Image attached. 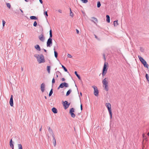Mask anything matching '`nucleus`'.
I'll list each match as a JSON object with an SVG mask.
<instances>
[{"label":"nucleus","mask_w":149,"mask_h":149,"mask_svg":"<svg viewBox=\"0 0 149 149\" xmlns=\"http://www.w3.org/2000/svg\"><path fill=\"white\" fill-rule=\"evenodd\" d=\"M2 22H3V27H4L5 26V24L6 22L5 21H4V20H3Z\"/></svg>","instance_id":"58836bf2"},{"label":"nucleus","mask_w":149,"mask_h":149,"mask_svg":"<svg viewBox=\"0 0 149 149\" xmlns=\"http://www.w3.org/2000/svg\"><path fill=\"white\" fill-rule=\"evenodd\" d=\"M72 92V90L71 89H69L67 92L66 95L67 96H68L70 93H71Z\"/></svg>","instance_id":"b1692460"},{"label":"nucleus","mask_w":149,"mask_h":149,"mask_svg":"<svg viewBox=\"0 0 149 149\" xmlns=\"http://www.w3.org/2000/svg\"><path fill=\"white\" fill-rule=\"evenodd\" d=\"M62 67L63 69L64 70L65 72H67V69L63 65H62Z\"/></svg>","instance_id":"c85d7f7f"},{"label":"nucleus","mask_w":149,"mask_h":149,"mask_svg":"<svg viewBox=\"0 0 149 149\" xmlns=\"http://www.w3.org/2000/svg\"><path fill=\"white\" fill-rule=\"evenodd\" d=\"M63 102V106L64 107V109H66L70 105V104H68V102L66 101Z\"/></svg>","instance_id":"9d476101"},{"label":"nucleus","mask_w":149,"mask_h":149,"mask_svg":"<svg viewBox=\"0 0 149 149\" xmlns=\"http://www.w3.org/2000/svg\"><path fill=\"white\" fill-rule=\"evenodd\" d=\"M74 73L79 79H81V77L78 74L76 71L74 72Z\"/></svg>","instance_id":"a878e982"},{"label":"nucleus","mask_w":149,"mask_h":149,"mask_svg":"<svg viewBox=\"0 0 149 149\" xmlns=\"http://www.w3.org/2000/svg\"><path fill=\"white\" fill-rule=\"evenodd\" d=\"M43 50H44V51L45 52H47V51H46V50H45V49H43Z\"/></svg>","instance_id":"864d4df0"},{"label":"nucleus","mask_w":149,"mask_h":149,"mask_svg":"<svg viewBox=\"0 0 149 149\" xmlns=\"http://www.w3.org/2000/svg\"><path fill=\"white\" fill-rule=\"evenodd\" d=\"M147 135L148 136H149V132L148 133Z\"/></svg>","instance_id":"4d7b16f0"},{"label":"nucleus","mask_w":149,"mask_h":149,"mask_svg":"<svg viewBox=\"0 0 149 149\" xmlns=\"http://www.w3.org/2000/svg\"><path fill=\"white\" fill-rule=\"evenodd\" d=\"M40 2L42 4V0H39Z\"/></svg>","instance_id":"49530a36"},{"label":"nucleus","mask_w":149,"mask_h":149,"mask_svg":"<svg viewBox=\"0 0 149 149\" xmlns=\"http://www.w3.org/2000/svg\"><path fill=\"white\" fill-rule=\"evenodd\" d=\"M59 73V72H56V78H57L58 77V73Z\"/></svg>","instance_id":"a19ab883"},{"label":"nucleus","mask_w":149,"mask_h":149,"mask_svg":"<svg viewBox=\"0 0 149 149\" xmlns=\"http://www.w3.org/2000/svg\"><path fill=\"white\" fill-rule=\"evenodd\" d=\"M21 70L22 71H23V69L22 67L21 68Z\"/></svg>","instance_id":"3c124183"},{"label":"nucleus","mask_w":149,"mask_h":149,"mask_svg":"<svg viewBox=\"0 0 149 149\" xmlns=\"http://www.w3.org/2000/svg\"><path fill=\"white\" fill-rule=\"evenodd\" d=\"M138 57L140 60L143 64V63H144L145 62H146V61L143 59V58L141 57L140 56H138Z\"/></svg>","instance_id":"4468645a"},{"label":"nucleus","mask_w":149,"mask_h":149,"mask_svg":"<svg viewBox=\"0 0 149 149\" xmlns=\"http://www.w3.org/2000/svg\"><path fill=\"white\" fill-rule=\"evenodd\" d=\"M61 80L63 81H65V79L64 78H62Z\"/></svg>","instance_id":"a18cd8bd"},{"label":"nucleus","mask_w":149,"mask_h":149,"mask_svg":"<svg viewBox=\"0 0 149 149\" xmlns=\"http://www.w3.org/2000/svg\"><path fill=\"white\" fill-rule=\"evenodd\" d=\"M25 1H26V2H27V1H27V0H25Z\"/></svg>","instance_id":"052dcab7"},{"label":"nucleus","mask_w":149,"mask_h":149,"mask_svg":"<svg viewBox=\"0 0 149 149\" xmlns=\"http://www.w3.org/2000/svg\"><path fill=\"white\" fill-rule=\"evenodd\" d=\"M74 109L73 108H71L70 111V113L71 114V116L73 118H74L75 115L74 113Z\"/></svg>","instance_id":"6e6552de"},{"label":"nucleus","mask_w":149,"mask_h":149,"mask_svg":"<svg viewBox=\"0 0 149 149\" xmlns=\"http://www.w3.org/2000/svg\"><path fill=\"white\" fill-rule=\"evenodd\" d=\"M30 18L31 19H37V18L35 16H31L30 17Z\"/></svg>","instance_id":"5701e85b"},{"label":"nucleus","mask_w":149,"mask_h":149,"mask_svg":"<svg viewBox=\"0 0 149 149\" xmlns=\"http://www.w3.org/2000/svg\"><path fill=\"white\" fill-rule=\"evenodd\" d=\"M44 15H46V17L48 16V15L47 14V11H45L44 12Z\"/></svg>","instance_id":"c9c22d12"},{"label":"nucleus","mask_w":149,"mask_h":149,"mask_svg":"<svg viewBox=\"0 0 149 149\" xmlns=\"http://www.w3.org/2000/svg\"><path fill=\"white\" fill-rule=\"evenodd\" d=\"M6 5H7V7L8 8H10L11 6H10V3H6Z\"/></svg>","instance_id":"7c9ffc66"},{"label":"nucleus","mask_w":149,"mask_h":149,"mask_svg":"<svg viewBox=\"0 0 149 149\" xmlns=\"http://www.w3.org/2000/svg\"><path fill=\"white\" fill-rule=\"evenodd\" d=\"M10 145L11 148H12V149H13L14 146L13 145L12 143V139H11L10 142Z\"/></svg>","instance_id":"dca6fc26"},{"label":"nucleus","mask_w":149,"mask_h":149,"mask_svg":"<svg viewBox=\"0 0 149 149\" xmlns=\"http://www.w3.org/2000/svg\"><path fill=\"white\" fill-rule=\"evenodd\" d=\"M109 78L108 77H106L102 81L103 87L104 88V90L107 91L109 90Z\"/></svg>","instance_id":"f257e3e1"},{"label":"nucleus","mask_w":149,"mask_h":149,"mask_svg":"<svg viewBox=\"0 0 149 149\" xmlns=\"http://www.w3.org/2000/svg\"><path fill=\"white\" fill-rule=\"evenodd\" d=\"M52 44V40L51 38H49L47 40V47H50Z\"/></svg>","instance_id":"423d86ee"},{"label":"nucleus","mask_w":149,"mask_h":149,"mask_svg":"<svg viewBox=\"0 0 149 149\" xmlns=\"http://www.w3.org/2000/svg\"><path fill=\"white\" fill-rule=\"evenodd\" d=\"M64 87H68V84L67 83L65 82L64 83H61L60 85V87H61V88H62Z\"/></svg>","instance_id":"1a4fd4ad"},{"label":"nucleus","mask_w":149,"mask_h":149,"mask_svg":"<svg viewBox=\"0 0 149 149\" xmlns=\"http://www.w3.org/2000/svg\"><path fill=\"white\" fill-rule=\"evenodd\" d=\"M143 65L145 67H146V68H148V65L147 64V63L146 62H145V63H143Z\"/></svg>","instance_id":"412c9836"},{"label":"nucleus","mask_w":149,"mask_h":149,"mask_svg":"<svg viewBox=\"0 0 149 149\" xmlns=\"http://www.w3.org/2000/svg\"><path fill=\"white\" fill-rule=\"evenodd\" d=\"M58 12L60 13H62V11L61 10V9H59L58 10Z\"/></svg>","instance_id":"37998d69"},{"label":"nucleus","mask_w":149,"mask_h":149,"mask_svg":"<svg viewBox=\"0 0 149 149\" xmlns=\"http://www.w3.org/2000/svg\"><path fill=\"white\" fill-rule=\"evenodd\" d=\"M105 105L107 108L108 111L110 115V118L111 119L112 118V112L111 111V105L110 103H107Z\"/></svg>","instance_id":"20e7f679"},{"label":"nucleus","mask_w":149,"mask_h":149,"mask_svg":"<svg viewBox=\"0 0 149 149\" xmlns=\"http://www.w3.org/2000/svg\"><path fill=\"white\" fill-rule=\"evenodd\" d=\"M20 10L21 11L22 13H23V11L20 9Z\"/></svg>","instance_id":"8fccbe9b"},{"label":"nucleus","mask_w":149,"mask_h":149,"mask_svg":"<svg viewBox=\"0 0 149 149\" xmlns=\"http://www.w3.org/2000/svg\"><path fill=\"white\" fill-rule=\"evenodd\" d=\"M106 20L107 22L109 23L110 22V17L109 15H106Z\"/></svg>","instance_id":"6ab92c4d"},{"label":"nucleus","mask_w":149,"mask_h":149,"mask_svg":"<svg viewBox=\"0 0 149 149\" xmlns=\"http://www.w3.org/2000/svg\"><path fill=\"white\" fill-rule=\"evenodd\" d=\"M52 111L54 113H57V109L54 107H53L52 108Z\"/></svg>","instance_id":"a211bd4d"},{"label":"nucleus","mask_w":149,"mask_h":149,"mask_svg":"<svg viewBox=\"0 0 149 149\" xmlns=\"http://www.w3.org/2000/svg\"><path fill=\"white\" fill-rule=\"evenodd\" d=\"M42 127H41V128L40 129V131H41L42 130Z\"/></svg>","instance_id":"09e8293b"},{"label":"nucleus","mask_w":149,"mask_h":149,"mask_svg":"<svg viewBox=\"0 0 149 149\" xmlns=\"http://www.w3.org/2000/svg\"><path fill=\"white\" fill-rule=\"evenodd\" d=\"M35 48L38 50L39 51L40 50V47L38 45H36L35 46Z\"/></svg>","instance_id":"f3484780"},{"label":"nucleus","mask_w":149,"mask_h":149,"mask_svg":"<svg viewBox=\"0 0 149 149\" xmlns=\"http://www.w3.org/2000/svg\"><path fill=\"white\" fill-rule=\"evenodd\" d=\"M53 139L54 140V146H56V139H55V136H54V139Z\"/></svg>","instance_id":"72a5a7b5"},{"label":"nucleus","mask_w":149,"mask_h":149,"mask_svg":"<svg viewBox=\"0 0 149 149\" xmlns=\"http://www.w3.org/2000/svg\"><path fill=\"white\" fill-rule=\"evenodd\" d=\"M53 93V91H52V89L50 91L49 93V96H50Z\"/></svg>","instance_id":"473e14b6"},{"label":"nucleus","mask_w":149,"mask_h":149,"mask_svg":"<svg viewBox=\"0 0 149 149\" xmlns=\"http://www.w3.org/2000/svg\"><path fill=\"white\" fill-rule=\"evenodd\" d=\"M49 34H50V38H51L52 37V31L51 30H50Z\"/></svg>","instance_id":"bb28decb"},{"label":"nucleus","mask_w":149,"mask_h":149,"mask_svg":"<svg viewBox=\"0 0 149 149\" xmlns=\"http://www.w3.org/2000/svg\"><path fill=\"white\" fill-rule=\"evenodd\" d=\"M48 131L49 133L51 134L52 136L53 139H54V136H55V135L52 129L50 127H49L48 129Z\"/></svg>","instance_id":"9b49d317"},{"label":"nucleus","mask_w":149,"mask_h":149,"mask_svg":"<svg viewBox=\"0 0 149 149\" xmlns=\"http://www.w3.org/2000/svg\"><path fill=\"white\" fill-rule=\"evenodd\" d=\"M50 67L49 66H47V70L49 74L50 73Z\"/></svg>","instance_id":"aec40b11"},{"label":"nucleus","mask_w":149,"mask_h":149,"mask_svg":"<svg viewBox=\"0 0 149 149\" xmlns=\"http://www.w3.org/2000/svg\"><path fill=\"white\" fill-rule=\"evenodd\" d=\"M70 16L72 17H73V15H74L73 14L71 11V9L70 8Z\"/></svg>","instance_id":"f704fd0d"},{"label":"nucleus","mask_w":149,"mask_h":149,"mask_svg":"<svg viewBox=\"0 0 149 149\" xmlns=\"http://www.w3.org/2000/svg\"><path fill=\"white\" fill-rule=\"evenodd\" d=\"M95 37L96 38H97V37L96 36V35H95Z\"/></svg>","instance_id":"603ef678"},{"label":"nucleus","mask_w":149,"mask_h":149,"mask_svg":"<svg viewBox=\"0 0 149 149\" xmlns=\"http://www.w3.org/2000/svg\"><path fill=\"white\" fill-rule=\"evenodd\" d=\"M108 68V64L107 63L105 62L103 67L102 75L104 77L105 75L107 73V70Z\"/></svg>","instance_id":"7ed1b4c3"},{"label":"nucleus","mask_w":149,"mask_h":149,"mask_svg":"<svg viewBox=\"0 0 149 149\" xmlns=\"http://www.w3.org/2000/svg\"><path fill=\"white\" fill-rule=\"evenodd\" d=\"M45 85L44 83H42L41 85V90L42 92H43L45 90Z\"/></svg>","instance_id":"f8f14e48"},{"label":"nucleus","mask_w":149,"mask_h":149,"mask_svg":"<svg viewBox=\"0 0 149 149\" xmlns=\"http://www.w3.org/2000/svg\"><path fill=\"white\" fill-rule=\"evenodd\" d=\"M10 105L11 107H13V96L12 95H11L10 98Z\"/></svg>","instance_id":"ddd939ff"},{"label":"nucleus","mask_w":149,"mask_h":149,"mask_svg":"<svg viewBox=\"0 0 149 149\" xmlns=\"http://www.w3.org/2000/svg\"><path fill=\"white\" fill-rule=\"evenodd\" d=\"M54 53L55 56V57L56 58H57V56H58V53H57V52L56 51H55V49L54 48Z\"/></svg>","instance_id":"393cba45"},{"label":"nucleus","mask_w":149,"mask_h":149,"mask_svg":"<svg viewBox=\"0 0 149 149\" xmlns=\"http://www.w3.org/2000/svg\"><path fill=\"white\" fill-rule=\"evenodd\" d=\"M143 137H144L145 134H143Z\"/></svg>","instance_id":"6e6d98bb"},{"label":"nucleus","mask_w":149,"mask_h":149,"mask_svg":"<svg viewBox=\"0 0 149 149\" xmlns=\"http://www.w3.org/2000/svg\"><path fill=\"white\" fill-rule=\"evenodd\" d=\"M101 5V4L100 2L99 1H98L97 3V7L98 8H99L100 6Z\"/></svg>","instance_id":"c756f323"},{"label":"nucleus","mask_w":149,"mask_h":149,"mask_svg":"<svg viewBox=\"0 0 149 149\" xmlns=\"http://www.w3.org/2000/svg\"><path fill=\"white\" fill-rule=\"evenodd\" d=\"M34 56L37 58L39 63H40L45 62V59L42 54H35L34 55Z\"/></svg>","instance_id":"f03ea898"},{"label":"nucleus","mask_w":149,"mask_h":149,"mask_svg":"<svg viewBox=\"0 0 149 149\" xmlns=\"http://www.w3.org/2000/svg\"><path fill=\"white\" fill-rule=\"evenodd\" d=\"M113 24L114 26H117L118 25V20L115 21L113 22Z\"/></svg>","instance_id":"4be33fe9"},{"label":"nucleus","mask_w":149,"mask_h":149,"mask_svg":"<svg viewBox=\"0 0 149 149\" xmlns=\"http://www.w3.org/2000/svg\"><path fill=\"white\" fill-rule=\"evenodd\" d=\"M92 87L93 88L94 93L95 96H98L99 94V91L97 89V87L95 86H92Z\"/></svg>","instance_id":"39448f33"},{"label":"nucleus","mask_w":149,"mask_h":149,"mask_svg":"<svg viewBox=\"0 0 149 149\" xmlns=\"http://www.w3.org/2000/svg\"><path fill=\"white\" fill-rule=\"evenodd\" d=\"M83 3H86L88 2V0H81Z\"/></svg>","instance_id":"e433bc0d"},{"label":"nucleus","mask_w":149,"mask_h":149,"mask_svg":"<svg viewBox=\"0 0 149 149\" xmlns=\"http://www.w3.org/2000/svg\"><path fill=\"white\" fill-rule=\"evenodd\" d=\"M60 88H61V87H60V86H59L58 88V89H59Z\"/></svg>","instance_id":"5fc2aeb1"},{"label":"nucleus","mask_w":149,"mask_h":149,"mask_svg":"<svg viewBox=\"0 0 149 149\" xmlns=\"http://www.w3.org/2000/svg\"><path fill=\"white\" fill-rule=\"evenodd\" d=\"M91 19V20L94 23H95V22H97V19L95 17H92Z\"/></svg>","instance_id":"2eb2a0df"},{"label":"nucleus","mask_w":149,"mask_h":149,"mask_svg":"<svg viewBox=\"0 0 149 149\" xmlns=\"http://www.w3.org/2000/svg\"><path fill=\"white\" fill-rule=\"evenodd\" d=\"M55 82V79H54V78H53L52 79V84H53Z\"/></svg>","instance_id":"ea45409f"},{"label":"nucleus","mask_w":149,"mask_h":149,"mask_svg":"<svg viewBox=\"0 0 149 149\" xmlns=\"http://www.w3.org/2000/svg\"><path fill=\"white\" fill-rule=\"evenodd\" d=\"M146 77L148 81H149V77L148 76V74H146Z\"/></svg>","instance_id":"2f4dec72"},{"label":"nucleus","mask_w":149,"mask_h":149,"mask_svg":"<svg viewBox=\"0 0 149 149\" xmlns=\"http://www.w3.org/2000/svg\"><path fill=\"white\" fill-rule=\"evenodd\" d=\"M37 25V23L36 21L34 22L33 23V26H34L36 27Z\"/></svg>","instance_id":"4c0bfd02"},{"label":"nucleus","mask_w":149,"mask_h":149,"mask_svg":"<svg viewBox=\"0 0 149 149\" xmlns=\"http://www.w3.org/2000/svg\"><path fill=\"white\" fill-rule=\"evenodd\" d=\"M18 147L19 149H22V145L20 144H19L18 145Z\"/></svg>","instance_id":"cd10ccee"},{"label":"nucleus","mask_w":149,"mask_h":149,"mask_svg":"<svg viewBox=\"0 0 149 149\" xmlns=\"http://www.w3.org/2000/svg\"><path fill=\"white\" fill-rule=\"evenodd\" d=\"M80 94L81 96H82V93H80Z\"/></svg>","instance_id":"13d9d810"},{"label":"nucleus","mask_w":149,"mask_h":149,"mask_svg":"<svg viewBox=\"0 0 149 149\" xmlns=\"http://www.w3.org/2000/svg\"><path fill=\"white\" fill-rule=\"evenodd\" d=\"M45 98L46 99H47V97H46V96H45Z\"/></svg>","instance_id":"bf43d9fd"},{"label":"nucleus","mask_w":149,"mask_h":149,"mask_svg":"<svg viewBox=\"0 0 149 149\" xmlns=\"http://www.w3.org/2000/svg\"><path fill=\"white\" fill-rule=\"evenodd\" d=\"M39 40L43 42L45 40V38L43 33H42L38 36Z\"/></svg>","instance_id":"0eeeda50"},{"label":"nucleus","mask_w":149,"mask_h":149,"mask_svg":"<svg viewBox=\"0 0 149 149\" xmlns=\"http://www.w3.org/2000/svg\"><path fill=\"white\" fill-rule=\"evenodd\" d=\"M68 57L70 58H71L72 57V56L69 54H68Z\"/></svg>","instance_id":"79ce46f5"},{"label":"nucleus","mask_w":149,"mask_h":149,"mask_svg":"<svg viewBox=\"0 0 149 149\" xmlns=\"http://www.w3.org/2000/svg\"><path fill=\"white\" fill-rule=\"evenodd\" d=\"M81 110L82 109V107L81 104Z\"/></svg>","instance_id":"de8ad7c7"},{"label":"nucleus","mask_w":149,"mask_h":149,"mask_svg":"<svg viewBox=\"0 0 149 149\" xmlns=\"http://www.w3.org/2000/svg\"><path fill=\"white\" fill-rule=\"evenodd\" d=\"M76 31L77 32V34H78L79 33V30L78 29H76Z\"/></svg>","instance_id":"c03bdc74"}]
</instances>
